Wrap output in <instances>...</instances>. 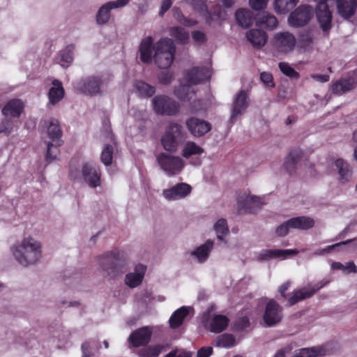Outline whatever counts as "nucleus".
I'll use <instances>...</instances> for the list:
<instances>
[{"label":"nucleus","instance_id":"nucleus-1","mask_svg":"<svg viewBox=\"0 0 357 357\" xmlns=\"http://www.w3.org/2000/svg\"><path fill=\"white\" fill-rule=\"evenodd\" d=\"M176 47L172 39L164 38L153 43L151 36H147L141 40L139 45L140 60L150 63L153 59L155 64L160 68H167L173 63Z\"/></svg>","mask_w":357,"mask_h":357},{"label":"nucleus","instance_id":"nucleus-2","mask_svg":"<svg viewBox=\"0 0 357 357\" xmlns=\"http://www.w3.org/2000/svg\"><path fill=\"white\" fill-rule=\"evenodd\" d=\"M10 254L16 263L23 268L38 264L43 258V244L40 241L29 234L13 243Z\"/></svg>","mask_w":357,"mask_h":357},{"label":"nucleus","instance_id":"nucleus-3","mask_svg":"<svg viewBox=\"0 0 357 357\" xmlns=\"http://www.w3.org/2000/svg\"><path fill=\"white\" fill-rule=\"evenodd\" d=\"M208 71L199 68H193L185 75L187 84L181 85L174 90V95L181 101H187L192 98L195 93L192 85L197 84L203 80L208 79Z\"/></svg>","mask_w":357,"mask_h":357},{"label":"nucleus","instance_id":"nucleus-4","mask_svg":"<svg viewBox=\"0 0 357 357\" xmlns=\"http://www.w3.org/2000/svg\"><path fill=\"white\" fill-rule=\"evenodd\" d=\"M157 162L161 170L169 177L180 174L185 167L183 158L165 153H161L158 155Z\"/></svg>","mask_w":357,"mask_h":357},{"label":"nucleus","instance_id":"nucleus-5","mask_svg":"<svg viewBox=\"0 0 357 357\" xmlns=\"http://www.w3.org/2000/svg\"><path fill=\"white\" fill-rule=\"evenodd\" d=\"M272 43L279 54H289L296 49L297 40L294 33L284 31L276 33L272 39Z\"/></svg>","mask_w":357,"mask_h":357},{"label":"nucleus","instance_id":"nucleus-6","mask_svg":"<svg viewBox=\"0 0 357 357\" xmlns=\"http://www.w3.org/2000/svg\"><path fill=\"white\" fill-rule=\"evenodd\" d=\"M182 126L176 123H171L161 138L164 149L169 153H174L178 147V139L182 137Z\"/></svg>","mask_w":357,"mask_h":357},{"label":"nucleus","instance_id":"nucleus-7","mask_svg":"<svg viewBox=\"0 0 357 357\" xmlns=\"http://www.w3.org/2000/svg\"><path fill=\"white\" fill-rule=\"evenodd\" d=\"M201 322L206 329L214 333H219L227 328L229 319L222 314H216L211 317L210 312L207 311L202 314Z\"/></svg>","mask_w":357,"mask_h":357},{"label":"nucleus","instance_id":"nucleus-8","mask_svg":"<svg viewBox=\"0 0 357 357\" xmlns=\"http://www.w3.org/2000/svg\"><path fill=\"white\" fill-rule=\"evenodd\" d=\"M103 82L98 76H91L76 82L75 87L80 93L86 95L96 96L102 92Z\"/></svg>","mask_w":357,"mask_h":357},{"label":"nucleus","instance_id":"nucleus-9","mask_svg":"<svg viewBox=\"0 0 357 357\" xmlns=\"http://www.w3.org/2000/svg\"><path fill=\"white\" fill-rule=\"evenodd\" d=\"M313 15V9L310 6L301 5L288 17V24L291 27H300L308 23Z\"/></svg>","mask_w":357,"mask_h":357},{"label":"nucleus","instance_id":"nucleus-10","mask_svg":"<svg viewBox=\"0 0 357 357\" xmlns=\"http://www.w3.org/2000/svg\"><path fill=\"white\" fill-rule=\"evenodd\" d=\"M154 111L158 114L174 115L178 112V103L165 96H157L152 100Z\"/></svg>","mask_w":357,"mask_h":357},{"label":"nucleus","instance_id":"nucleus-11","mask_svg":"<svg viewBox=\"0 0 357 357\" xmlns=\"http://www.w3.org/2000/svg\"><path fill=\"white\" fill-rule=\"evenodd\" d=\"M192 187L186 183H178L162 192V197L168 202H175L183 199L190 195Z\"/></svg>","mask_w":357,"mask_h":357},{"label":"nucleus","instance_id":"nucleus-12","mask_svg":"<svg viewBox=\"0 0 357 357\" xmlns=\"http://www.w3.org/2000/svg\"><path fill=\"white\" fill-rule=\"evenodd\" d=\"M82 179L90 188H96L100 185L101 172L94 163L86 162L82 166Z\"/></svg>","mask_w":357,"mask_h":357},{"label":"nucleus","instance_id":"nucleus-13","mask_svg":"<svg viewBox=\"0 0 357 357\" xmlns=\"http://www.w3.org/2000/svg\"><path fill=\"white\" fill-rule=\"evenodd\" d=\"M249 105L248 95L245 91H240L235 96L231 108L229 122L233 124L243 115Z\"/></svg>","mask_w":357,"mask_h":357},{"label":"nucleus","instance_id":"nucleus-14","mask_svg":"<svg viewBox=\"0 0 357 357\" xmlns=\"http://www.w3.org/2000/svg\"><path fill=\"white\" fill-rule=\"evenodd\" d=\"M282 319V309L279 304L273 300H270L264 310L263 315L264 324L266 326L272 327L281 321Z\"/></svg>","mask_w":357,"mask_h":357},{"label":"nucleus","instance_id":"nucleus-15","mask_svg":"<svg viewBox=\"0 0 357 357\" xmlns=\"http://www.w3.org/2000/svg\"><path fill=\"white\" fill-rule=\"evenodd\" d=\"M328 281H321L314 286L304 287L294 290L288 299L287 304L289 306L294 305L296 303L307 299L312 296L321 288L326 286Z\"/></svg>","mask_w":357,"mask_h":357},{"label":"nucleus","instance_id":"nucleus-16","mask_svg":"<svg viewBox=\"0 0 357 357\" xmlns=\"http://www.w3.org/2000/svg\"><path fill=\"white\" fill-rule=\"evenodd\" d=\"M185 126L192 135L202 137L211 130V124L204 120L191 117L186 120Z\"/></svg>","mask_w":357,"mask_h":357},{"label":"nucleus","instance_id":"nucleus-17","mask_svg":"<svg viewBox=\"0 0 357 357\" xmlns=\"http://www.w3.org/2000/svg\"><path fill=\"white\" fill-rule=\"evenodd\" d=\"M237 204L240 209L254 211L260 208L264 202L262 198L250 195L249 192H243L238 195Z\"/></svg>","mask_w":357,"mask_h":357},{"label":"nucleus","instance_id":"nucleus-18","mask_svg":"<svg viewBox=\"0 0 357 357\" xmlns=\"http://www.w3.org/2000/svg\"><path fill=\"white\" fill-rule=\"evenodd\" d=\"M129 0H117L109 1L102 5L96 14V22L98 24L107 23L110 17V10L114 8H119L126 6Z\"/></svg>","mask_w":357,"mask_h":357},{"label":"nucleus","instance_id":"nucleus-19","mask_svg":"<svg viewBox=\"0 0 357 357\" xmlns=\"http://www.w3.org/2000/svg\"><path fill=\"white\" fill-rule=\"evenodd\" d=\"M147 267L142 264H137L133 271L126 275L124 282L130 288L139 286L144 280Z\"/></svg>","mask_w":357,"mask_h":357},{"label":"nucleus","instance_id":"nucleus-20","mask_svg":"<svg viewBox=\"0 0 357 357\" xmlns=\"http://www.w3.org/2000/svg\"><path fill=\"white\" fill-rule=\"evenodd\" d=\"M215 242L212 239L206 240L190 252L191 257L199 264L205 263L209 258L214 248Z\"/></svg>","mask_w":357,"mask_h":357},{"label":"nucleus","instance_id":"nucleus-21","mask_svg":"<svg viewBox=\"0 0 357 357\" xmlns=\"http://www.w3.org/2000/svg\"><path fill=\"white\" fill-rule=\"evenodd\" d=\"M152 333V328L149 326L142 327L132 332L129 336L128 340L133 347H138L149 343Z\"/></svg>","mask_w":357,"mask_h":357},{"label":"nucleus","instance_id":"nucleus-22","mask_svg":"<svg viewBox=\"0 0 357 357\" xmlns=\"http://www.w3.org/2000/svg\"><path fill=\"white\" fill-rule=\"evenodd\" d=\"M306 159L305 152L301 149L297 148L290 151L286 157L283 166L289 174L295 172L298 164Z\"/></svg>","mask_w":357,"mask_h":357},{"label":"nucleus","instance_id":"nucleus-23","mask_svg":"<svg viewBox=\"0 0 357 357\" xmlns=\"http://www.w3.org/2000/svg\"><path fill=\"white\" fill-rule=\"evenodd\" d=\"M298 251L296 249L287 250H263L258 255L259 260H269L271 259H285L290 256L297 255Z\"/></svg>","mask_w":357,"mask_h":357},{"label":"nucleus","instance_id":"nucleus-24","mask_svg":"<svg viewBox=\"0 0 357 357\" xmlns=\"http://www.w3.org/2000/svg\"><path fill=\"white\" fill-rule=\"evenodd\" d=\"M99 266L102 271L112 278H114L124 273L123 266H119L114 262H111L108 255L99 257Z\"/></svg>","mask_w":357,"mask_h":357},{"label":"nucleus","instance_id":"nucleus-25","mask_svg":"<svg viewBox=\"0 0 357 357\" xmlns=\"http://www.w3.org/2000/svg\"><path fill=\"white\" fill-rule=\"evenodd\" d=\"M339 15L344 19L352 17L357 9V0H336Z\"/></svg>","mask_w":357,"mask_h":357},{"label":"nucleus","instance_id":"nucleus-26","mask_svg":"<svg viewBox=\"0 0 357 357\" xmlns=\"http://www.w3.org/2000/svg\"><path fill=\"white\" fill-rule=\"evenodd\" d=\"M48 91L49 104L55 105L59 103L64 97L65 91L61 82L58 79H54Z\"/></svg>","mask_w":357,"mask_h":357},{"label":"nucleus","instance_id":"nucleus-27","mask_svg":"<svg viewBox=\"0 0 357 357\" xmlns=\"http://www.w3.org/2000/svg\"><path fill=\"white\" fill-rule=\"evenodd\" d=\"M24 109L23 102L20 100H11L2 109V114L6 117L17 119Z\"/></svg>","mask_w":357,"mask_h":357},{"label":"nucleus","instance_id":"nucleus-28","mask_svg":"<svg viewBox=\"0 0 357 357\" xmlns=\"http://www.w3.org/2000/svg\"><path fill=\"white\" fill-rule=\"evenodd\" d=\"M334 166L338 172V181L342 184L349 182L352 176V171L349 165L342 159H337Z\"/></svg>","mask_w":357,"mask_h":357},{"label":"nucleus","instance_id":"nucleus-29","mask_svg":"<svg viewBox=\"0 0 357 357\" xmlns=\"http://www.w3.org/2000/svg\"><path fill=\"white\" fill-rule=\"evenodd\" d=\"M246 38L252 46L260 48L266 44L268 36L261 29H252L246 33Z\"/></svg>","mask_w":357,"mask_h":357},{"label":"nucleus","instance_id":"nucleus-30","mask_svg":"<svg viewBox=\"0 0 357 357\" xmlns=\"http://www.w3.org/2000/svg\"><path fill=\"white\" fill-rule=\"evenodd\" d=\"M327 350L324 346H316L297 349L294 351L293 357H321L326 354Z\"/></svg>","mask_w":357,"mask_h":357},{"label":"nucleus","instance_id":"nucleus-31","mask_svg":"<svg viewBox=\"0 0 357 357\" xmlns=\"http://www.w3.org/2000/svg\"><path fill=\"white\" fill-rule=\"evenodd\" d=\"M192 310V308L189 306H182L177 309L169 319L170 327L172 328L179 327Z\"/></svg>","mask_w":357,"mask_h":357},{"label":"nucleus","instance_id":"nucleus-32","mask_svg":"<svg viewBox=\"0 0 357 357\" xmlns=\"http://www.w3.org/2000/svg\"><path fill=\"white\" fill-rule=\"evenodd\" d=\"M288 224L291 229L307 230L313 227L314 221L308 216H299L288 220Z\"/></svg>","mask_w":357,"mask_h":357},{"label":"nucleus","instance_id":"nucleus-33","mask_svg":"<svg viewBox=\"0 0 357 357\" xmlns=\"http://www.w3.org/2000/svg\"><path fill=\"white\" fill-rule=\"evenodd\" d=\"M236 20L239 26L247 28L252 25L254 20L253 13L247 8H241L235 13Z\"/></svg>","mask_w":357,"mask_h":357},{"label":"nucleus","instance_id":"nucleus-34","mask_svg":"<svg viewBox=\"0 0 357 357\" xmlns=\"http://www.w3.org/2000/svg\"><path fill=\"white\" fill-rule=\"evenodd\" d=\"M314 36L311 32H305L302 33L298 39V47L304 52H310L314 48Z\"/></svg>","mask_w":357,"mask_h":357},{"label":"nucleus","instance_id":"nucleus-35","mask_svg":"<svg viewBox=\"0 0 357 357\" xmlns=\"http://www.w3.org/2000/svg\"><path fill=\"white\" fill-rule=\"evenodd\" d=\"M256 24L272 30L278 26V21L274 15L267 13H263L257 17Z\"/></svg>","mask_w":357,"mask_h":357},{"label":"nucleus","instance_id":"nucleus-36","mask_svg":"<svg viewBox=\"0 0 357 357\" xmlns=\"http://www.w3.org/2000/svg\"><path fill=\"white\" fill-rule=\"evenodd\" d=\"M299 0H274L273 8L278 14H286L294 8Z\"/></svg>","mask_w":357,"mask_h":357},{"label":"nucleus","instance_id":"nucleus-37","mask_svg":"<svg viewBox=\"0 0 357 357\" xmlns=\"http://www.w3.org/2000/svg\"><path fill=\"white\" fill-rule=\"evenodd\" d=\"M204 152L202 147L193 142H187L181 151V155L184 158H189L192 155H200Z\"/></svg>","mask_w":357,"mask_h":357},{"label":"nucleus","instance_id":"nucleus-38","mask_svg":"<svg viewBox=\"0 0 357 357\" xmlns=\"http://www.w3.org/2000/svg\"><path fill=\"white\" fill-rule=\"evenodd\" d=\"M213 229L218 240L222 241L229 234L227 222L224 218H220L215 222Z\"/></svg>","mask_w":357,"mask_h":357},{"label":"nucleus","instance_id":"nucleus-39","mask_svg":"<svg viewBox=\"0 0 357 357\" xmlns=\"http://www.w3.org/2000/svg\"><path fill=\"white\" fill-rule=\"evenodd\" d=\"M353 84L350 80L340 79L331 86V91L335 94L340 95L350 91Z\"/></svg>","mask_w":357,"mask_h":357},{"label":"nucleus","instance_id":"nucleus-40","mask_svg":"<svg viewBox=\"0 0 357 357\" xmlns=\"http://www.w3.org/2000/svg\"><path fill=\"white\" fill-rule=\"evenodd\" d=\"M74 49V46L70 45L60 52V63L63 67H68L73 62Z\"/></svg>","mask_w":357,"mask_h":357},{"label":"nucleus","instance_id":"nucleus-41","mask_svg":"<svg viewBox=\"0 0 357 357\" xmlns=\"http://www.w3.org/2000/svg\"><path fill=\"white\" fill-rule=\"evenodd\" d=\"M135 89L137 94L144 98L150 97L155 93L154 87L143 82H137L135 84Z\"/></svg>","mask_w":357,"mask_h":357},{"label":"nucleus","instance_id":"nucleus-42","mask_svg":"<svg viewBox=\"0 0 357 357\" xmlns=\"http://www.w3.org/2000/svg\"><path fill=\"white\" fill-rule=\"evenodd\" d=\"M331 268L334 270H341L345 274L357 273V267L353 261H348L344 264L334 261L331 264Z\"/></svg>","mask_w":357,"mask_h":357},{"label":"nucleus","instance_id":"nucleus-43","mask_svg":"<svg viewBox=\"0 0 357 357\" xmlns=\"http://www.w3.org/2000/svg\"><path fill=\"white\" fill-rule=\"evenodd\" d=\"M215 344L218 347L230 348L235 345V339L230 334H223L217 337Z\"/></svg>","mask_w":357,"mask_h":357},{"label":"nucleus","instance_id":"nucleus-44","mask_svg":"<svg viewBox=\"0 0 357 357\" xmlns=\"http://www.w3.org/2000/svg\"><path fill=\"white\" fill-rule=\"evenodd\" d=\"M47 134L52 139H57L61 136V130L56 120H50L47 122Z\"/></svg>","mask_w":357,"mask_h":357},{"label":"nucleus","instance_id":"nucleus-45","mask_svg":"<svg viewBox=\"0 0 357 357\" xmlns=\"http://www.w3.org/2000/svg\"><path fill=\"white\" fill-rule=\"evenodd\" d=\"M164 347L160 344L151 346L140 351L141 357H158L162 351Z\"/></svg>","mask_w":357,"mask_h":357},{"label":"nucleus","instance_id":"nucleus-46","mask_svg":"<svg viewBox=\"0 0 357 357\" xmlns=\"http://www.w3.org/2000/svg\"><path fill=\"white\" fill-rule=\"evenodd\" d=\"M169 34L171 36L175 38L181 43H185L189 38L188 33L181 27L175 26L169 29Z\"/></svg>","mask_w":357,"mask_h":357},{"label":"nucleus","instance_id":"nucleus-47","mask_svg":"<svg viewBox=\"0 0 357 357\" xmlns=\"http://www.w3.org/2000/svg\"><path fill=\"white\" fill-rule=\"evenodd\" d=\"M15 122L13 119L5 116L0 125V133H3L6 136L9 135L13 132Z\"/></svg>","mask_w":357,"mask_h":357},{"label":"nucleus","instance_id":"nucleus-48","mask_svg":"<svg viewBox=\"0 0 357 357\" xmlns=\"http://www.w3.org/2000/svg\"><path fill=\"white\" fill-rule=\"evenodd\" d=\"M112 158L113 148L110 145H107L104 147L101 153L100 160L105 166H109L112 162Z\"/></svg>","mask_w":357,"mask_h":357},{"label":"nucleus","instance_id":"nucleus-49","mask_svg":"<svg viewBox=\"0 0 357 357\" xmlns=\"http://www.w3.org/2000/svg\"><path fill=\"white\" fill-rule=\"evenodd\" d=\"M279 68L283 74L291 78H298V73L287 63L280 62Z\"/></svg>","mask_w":357,"mask_h":357},{"label":"nucleus","instance_id":"nucleus-50","mask_svg":"<svg viewBox=\"0 0 357 357\" xmlns=\"http://www.w3.org/2000/svg\"><path fill=\"white\" fill-rule=\"evenodd\" d=\"M174 16L181 24L185 26H190L197 23L195 20H189L185 17L180 10L177 8H174Z\"/></svg>","mask_w":357,"mask_h":357},{"label":"nucleus","instance_id":"nucleus-51","mask_svg":"<svg viewBox=\"0 0 357 357\" xmlns=\"http://www.w3.org/2000/svg\"><path fill=\"white\" fill-rule=\"evenodd\" d=\"M349 241H344V242H341V243H336L334 245H328L324 248L318 249L312 253V256H322L326 254L331 253L335 249V248H337L340 245H345Z\"/></svg>","mask_w":357,"mask_h":357},{"label":"nucleus","instance_id":"nucleus-52","mask_svg":"<svg viewBox=\"0 0 357 357\" xmlns=\"http://www.w3.org/2000/svg\"><path fill=\"white\" fill-rule=\"evenodd\" d=\"M268 0H248L249 6L255 10H261L266 8Z\"/></svg>","mask_w":357,"mask_h":357},{"label":"nucleus","instance_id":"nucleus-53","mask_svg":"<svg viewBox=\"0 0 357 357\" xmlns=\"http://www.w3.org/2000/svg\"><path fill=\"white\" fill-rule=\"evenodd\" d=\"M260 79L266 87H274L275 84L273 82V76L271 73L267 72L261 73L260 75Z\"/></svg>","mask_w":357,"mask_h":357},{"label":"nucleus","instance_id":"nucleus-54","mask_svg":"<svg viewBox=\"0 0 357 357\" xmlns=\"http://www.w3.org/2000/svg\"><path fill=\"white\" fill-rule=\"evenodd\" d=\"M96 347L95 342H85L82 346V357H89L91 354V351Z\"/></svg>","mask_w":357,"mask_h":357},{"label":"nucleus","instance_id":"nucleus-55","mask_svg":"<svg viewBox=\"0 0 357 357\" xmlns=\"http://www.w3.org/2000/svg\"><path fill=\"white\" fill-rule=\"evenodd\" d=\"M290 229L291 228L287 220L277 227L276 234L280 236H286Z\"/></svg>","mask_w":357,"mask_h":357},{"label":"nucleus","instance_id":"nucleus-56","mask_svg":"<svg viewBox=\"0 0 357 357\" xmlns=\"http://www.w3.org/2000/svg\"><path fill=\"white\" fill-rule=\"evenodd\" d=\"M165 357H191L190 352L183 350H174L167 354Z\"/></svg>","mask_w":357,"mask_h":357},{"label":"nucleus","instance_id":"nucleus-57","mask_svg":"<svg viewBox=\"0 0 357 357\" xmlns=\"http://www.w3.org/2000/svg\"><path fill=\"white\" fill-rule=\"evenodd\" d=\"M192 36L194 41L197 43H202L206 40V35L204 33L199 31H194L192 34Z\"/></svg>","mask_w":357,"mask_h":357},{"label":"nucleus","instance_id":"nucleus-58","mask_svg":"<svg viewBox=\"0 0 357 357\" xmlns=\"http://www.w3.org/2000/svg\"><path fill=\"white\" fill-rule=\"evenodd\" d=\"M213 353V348L211 347H206L201 348L198 351L197 357H210Z\"/></svg>","mask_w":357,"mask_h":357},{"label":"nucleus","instance_id":"nucleus-59","mask_svg":"<svg viewBox=\"0 0 357 357\" xmlns=\"http://www.w3.org/2000/svg\"><path fill=\"white\" fill-rule=\"evenodd\" d=\"M173 79V75L170 72L162 73L159 77V80L164 84H167L171 82Z\"/></svg>","mask_w":357,"mask_h":357},{"label":"nucleus","instance_id":"nucleus-60","mask_svg":"<svg viewBox=\"0 0 357 357\" xmlns=\"http://www.w3.org/2000/svg\"><path fill=\"white\" fill-rule=\"evenodd\" d=\"M310 77L314 81L321 83L326 82L330 79L329 75H328L312 74Z\"/></svg>","mask_w":357,"mask_h":357},{"label":"nucleus","instance_id":"nucleus-61","mask_svg":"<svg viewBox=\"0 0 357 357\" xmlns=\"http://www.w3.org/2000/svg\"><path fill=\"white\" fill-rule=\"evenodd\" d=\"M171 0H162L160 10V15H163L164 13L171 7Z\"/></svg>","mask_w":357,"mask_h":357},{"label":"nucleus","instance_id":"nucleus-62","mask_svg":"<svg viewBox=\"0 0 357 357\" xmlns=\"http://www.w3.org/2000/svg\"><path fill=\"white\" fill-rule=\"evenodd\" d=\"M52 144H47V153H46V160H47V162H50L52 161H53L54 160L56 159V155L54 154L52 151H51V149L52 147Z\"/></svg>","mask_w":357,"mask_h":357},{"label":"nucleus","instance_id":"nucleus-63","mask_svg":"<svg viewBox=\"0 0 357 357\" xmlns=\"http://www.w3.org/2000/svg\"><path fill=\"white\" fill-rule=\"evenodd\" d=\"M289 286H290V283H289V282H285V283L282 284L279 287L278 291H279L280 294H281V296H282V297H285V294H284V293H285V291L289 289Z\"/></svg>","mask_w":357,"mask_h":357},{"label":"nucleus","instance_id":"nucleus-64","mask_svg":"<svg viewBox=\"0 0 357 357\" xmlns=\"http://www.w3.org/2000/svg\"><path fill=\"white\" fill-rule=\"evenodd\" d=\"M192 3L194 4L195 7L199 8L202 10H204L206 8L204 4V0H192Z\"/></svg>","mask_w":357,"mask_h":357}]
</instances>
